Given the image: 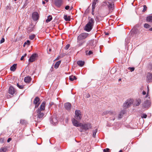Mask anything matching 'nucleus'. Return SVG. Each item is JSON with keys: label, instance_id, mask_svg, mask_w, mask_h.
<instances>
[{"label": "nucleus", "instance_id": "5701e85b", "mask_svg": "<svg viewBox=\"0 0 152 152\" xmlns=\"http://www.w3.org/2000/svg\"><path fill=\"white\" fill-rule=\"evenodd\" d=\"M141 100L140 99H138L136 100L134 102V105L135 106H139L141 103Z\"/></svg>", "mask_w": 152, "mask_h": 152}, {"label": "nucleus", "instance_id": "f03ea898", "mask_svg": "<svg viewBox=\"0 0 152 152\" xmlns=\"http://www.w3.org/2000/svg\"><path fill=\"white\" fill-rule=\"evenodd\" d=\"M79 131L80 132H85L88 130L91 129L92 126L91 124L87 123L86 124H82L80 126Z\"/></svg>", "mask_w": 152, "mask_h": 152}, {"label": "nucleus", "instance_id": "7ed1b4c3", "mask_svg": "<svg viewBox=\"0 0 152 152\" xmlns=\"http://www.w3.org/2000/svg\"><path fill=\"white\" fill-rule=\"evenodd\" d=\"M36 111L37 112V121L38 122H40L44 118L45 114L44 113V111H41V110H37Z\"/></svg>", "mask_w": 152, "mask_h": 152}, {"label": "nucleus", "instance_id": "2eb2a0df", "mask_svg": "<svg viewBox=\"0 0 152 152\" xmlns=\"http://www.w3.org/2000/svg\"><path fill=\"white\" fill-rule=\"evenodd\" d=\"M64 107L65 109L68 111H69L71 108V105L70 103L67 102L64 104Z\"/></svg>", "mask_w": 152, "mask_h": 152}, {"label": "nucleus", "instance_id": "393cba45", "mask_svg": "<svg viewBox=\"0 0 152 152\" xmlns=\"http://www.w3.org/2000/svg\"><path fill=\"white\" fill-rule=\"evenodd\" d=\"M86 51H85V53L86 55L90 56L93 53V52L92 51L90 50L89 51H88V48H86Z\"/></svg>", "mask_w": 152, "mask_h": 152}, {"label": "nucleus", "instance_id": "79ce46f5", "mask_svg": "<svg viewBox=\"0 0 152 152\" xmlns=\"http://www.w3.org/2000/svg\"><path fill=\"white\" fill-rule=\"evenodd\" d=\"M147 9V7L146 5H144L143 6V9L142 10V12H145L146 10Z\"/></svg>", "mask_w": 152, "mask_h": 152}, {"label": "nucleus", "instance_id": "4be33fe9", "mask_svg": "<svg viewBox=\"0 0 152 152\" xmlns=\"http://www.w3.org/2000/svg\"><path fill=\"white\" fill-rule=\"evenodd\" d=\"M125 113V110H122L121 111V112L119 114L118 118L119 119L121 118L123 116L124 114Z\"/></svg>", "mask_w": 152, "mask_h": 152}, {"label": "nucleus", "instance_id": "bb28decb", "mask_svg": "<svg viewBox=\"0 0 152 152\" xmlns=\"http://www.w3.org/2000/svg\"><path fill=\"white\" fill-rule=\"evenodd\" d=\"M7 146H4L1 148L0 149V152H6L7 150Z\"/></svg>", "mask_w": 152, "mask_h": 152}, {"label": "nucleus", "instance_id": "4d7b16f0", "mask_svg": "<svg viewBox=\"0 0 152 152\" xmlns=\"http://www.w3.org/2000/svg\"><path fill=\"white\" fill-rule=\"evenodd\" d=\"M146 93L145 91H143L142 92V94L144 95L146 94Z\"/></svg>", "mask_w": 152, "mask_h": 152}, {"label": "nucleus", "instance_id": "20e7f679", "mask_svg": "<svg viewBox=\"0 0 152 152\" xmlns=\"http://www.w3.org/2000/svg\"><path fill=\"white\" fill-rule=\"evenodd\" d=\"M104 115H108V116H112L110 117L111 120H114L116 116V113L115 112L113 111H106L103 112Z\"/></svg>", "mask_w": 152, "mask_h": 152}, {"label": "nucleus", "instance_id": "603ef678", "mask_svg": "<svg viewBox=\"0 0 152 152\" xmlns=\"http://www.w3.org/2000/svg\"><path fill=\"white\" fill-rule=\"evenodd\" d=\"M11 140H12V139L11 138H9L7 140V142H9Z\"/></svg>", "mask_w": 152, "mask_h": 152}, {"label": "nucleus", "instance_id": "f3484780", "mask_svg": "<svg viewBox=\"0 0 152 152\" xmlns=\"http://www.w3.org/2000/svg\"><path fill=\"white\" fill-rule=\"evenodd\" d=\"M151 102L149 100L145 101L142 104V106L145 108L148 107L150 106Z\"/></svg>", "mask_w": 152, "mask_h": 152}, {"label": "nucleus", "instance_id": "0eeeda50", "mask_svg": "<svg viewBox=\"0 0 152 152\" xmlns=\"http://www.w3.org/2000/svg\"><path fill=\"white\" fill-rule=\"evenodd\" d=\"M82 118L81 112L80 110H76L75 111V118L78 121H80Z\"/></svg>", "mask_w": 152, "mask_h": 152}, {"label": "nucleus", "instance_id": "2f4dec72", "mask_svg": "<svg viewBox=\"0 0 152 152\" xmlns=\"http://www.w3.org/2000/svg\"><path fill=\"white\" fill-rule=\"evenodd\" d=\"M146 20L148 22H152V15L148 16L146 18Z\"/></svg>", "mask_w": 152, "mask_h": 152}, {"label": "nucleus", "instance_id": "e2e57ef3", "mask_svg": "<svg viewBox=\"0 0 152 152\" xmlns=\"http://www.w3.org/2000/svg\"><path fill=\"white\" fill-rule=\"evenodd\" d=\"M149 30L150 31H152V28H150L149 29Z\"/></svg>", "mask_w": 152, "mask_h": 152}, {"label": "nucleus", "instance_id": "4c0bfd02", "mask_svg": "<svg viewBox=\"0 0 152 152\" xmlns=\"http://www.w3.org/2000/svg\"><path fill=\"white\" fill-rule=\"evenodd\" d=\"M17 86L20 88V89H22L24 88V86L23 85H20L18 83L17 84Z\"/></svg>", "mask_w": 152, "mask_h": 152}, {"label": "nucleus", "instance_id": "72a5a7b5", "mask_svg": "<svg viewBox=\"0 0 152 152\" xmlns=\"http://www.w3.org/2000/svg\"><path fill=\"white\" fill-rule=\"evenodd\" d=\"M20 124H22L26 125V122L24 120H21L20 121Z\"/></svg>", "mask_w": 152, "mask_h": 152}, {"label": "nucleus", "instance_id": "dca6fc26", "mask_svg": "<svg viewBox=\"0 0 152 152\" xmlns=\"http://www.w3.org/2000/svg\"><path fill=\"white\" fill-rule=\"evenodd\" d=\"M146 80L148 83L152 82V74L149 73H148Z\"/></svg>", "mask_w": 152, "mask_h": 152}, {"label": "nucleus", "instance_id": "5fc2aeb1", "mask_svg": "<svg viewBox=\"0 0 152 152\" xmlns=\"http://www.w3.org/2000/svg\"><path fill=\"white\" fill-rule=\"evenodd\" d=\"M24 57V56H22L20 58L21 60H23Z\"/></svg>", "mask_w": 152, "mask_h": 152}, {"label": "nucleus", "instance_id": "69168bd1", "mask_svg": "<svg viewBox=\"0 0 152 152\" xmlns=\"http://www.w3.org/2000/svg\"><path fill=\"white\" fill-rule=\"evenodd\" d=\"M96 19L97 20H99V19H98V17L97 16H96Z\"/></svg>", "mask_w": 152, "mask_h": 152}, {"label": "nucleus", "instance_id": "6e6d98bb", "mask_svg": "<svg viewBox=\"0 0 152 152\" xmlns=\"http://www.w3.org/2000/svg\"><path fill=\"white\" fill-rule=\"evenodd\" d=\"M7 10H9L10 9V7L7 6Z\"/></svg>", "mask_w": 152, "mask_h": 152}, {"label": "nucleus", "instance_id": "a211bd4d", "mask_svg": "<svg viewBox=\"0 0 152 152\" xmlns=\"http://www.w3.org/2000/svg\"><path fill=\"white\" fill-rule=\"evenodd\" d=\"M96 43V42H94V39H91L88 41V45L91 47V48H93L95 47Z\"/></svg>", "mask_w": 152, "mask_h": 152}, {"label": "nucleus", "instance_id": "f704fd0d", "mask_svg": "<svg viewBox=\"0 0 152 152\" xmlns=\"http://www.w3.org/2000/svg\"><path fill=\"white\" fill-rule=\"evenodd\" d=\"M97 131V129H95V130H94L93 131V136L94 137H96V133Z\"/></svg>", "mask_w": 152, "mask_h": 152}, {"label": "nucleus", "instance_id": "c756f323", "mask_svg": "<svg viewBox=\"0 0 152 152\" xmlns=\"http://www.w3.org/2000/svg\"><path fill=\"white\" fill-rule=\"evenodd\" d=\"M61 61H59L56 62L55 65V68L56 69H57L59 65L61 63Z\"/></svg>", "mask_w": 152, "mask_h": 152}, {"label": "nucleus", "instance_id": "58836bf2", "mask_svg": "<svg viewBox=\"0 0 152 152\" xmlns=\"http://www.w3.org/2000/svg\"><path fill=\"white\" fill-rule=\"evenodd\" d=\"M30 44V42L29 40H27V41L26 42L23 44V46L25 47L26 45H29Z\"/></svg>", "mask_w": 152, "mask_h": 152}, {"label": "nucleus", "instance_id": "a19ab883", "mask_svg": "<svg viewBox=\"0 0 152 152\" xmlns=\"http://www.w3.org/2000/svg\"><path fill=\"white\" fill-rule=\"evenodd\" d=\"M151 26H150L147 23H145L144 24V27L146 28H149Z\"/></svg>", "mask_w": 152, "mask_h": 152}, {"label": "nucleus", "instance_id": "aec40b11", "mask_svg": "<svg viewBox=\"0 0 152 152\" xmlns=\"http://www.w3.org/2000/svg\"><path fill=\"white\" fill-rule=\"evenodd\" d=\"M46 102L44 101L41 104L40 108H39L38 110H41V111H43L45 109Z\"/></svg>", "mask_w": 152, "mask_h": 152}, {"label": "nucleus", "instance_id": "412c9836", "mask_svg": "<svg viewBox=\"0 0 152 152\" xmlns=\"http://www.w3.org/2000/svg\"><path fill=\"white\" fill-rule=\"evenodd\" d=\"M31 80V77L29 76H27L25 77L24 80L25 83H29Z\"/></svg>", "mask_w": 152, "mask_h": 152}, {"label": "nucleus", "instance_id": "9b49d317", "mask_svg": "<svg viewBox=\"0 0 152 152\" xmlns=\"http://www.w3.org/2000/svg\"><path fill=\"white\" fill-rule=\"evenodd\" d=\"M37 56L38 55L36 53H34L32 54L29 59V61L30 62H34Z\"/></svg>", "mask_w": 152, "mask_h": 152}, {"label": "nucleus", "instance_id": "423d86ee", "mask_svg": "<svg viewBox=\"0 0 152 152\" xmlns=\"http://www.w3.org/2000/svg\"><path fill=\"white\" fill-rule=\"evenodd\" d=\"M133 103L132 100L131 99H128L124 103L123 106L124 108H127L130 106Z\"/></svg>", "mask_w": 152, "mask_h": 152}, {"label": "nucleus", "instance_id": "c85d7f7f", "mask_svg": "<svg viewBox=\"0 0 152 152\" xmlns=\"http://www.w3.org/2000/svg\"><path fill=\"white\" fill-rule=\"evenodd\" d=\"M98 0H94L92 4V10H93V9L94 10L95 7V5L97 3V1H98Z\"/></svg>", "mask_w": 152, "mask_h": 152}, {"label": "nucleus", "instance_id": "a878e982", "mask_svg": "<svg viewBox=\"0 0 152 152\" xmlns=\"http://www.w3.org/2000/svg\"><path fill=\"white\" fill-rule=\"evenodd\" d=\"M64 18L66 21H70V20L71 17L70 16H68L66 15H64Z\"/></svg>", "mask_w": 152, "mask_h": 152}, {"label": "nucleus", "instance_id": "680f3d73", "mask_svg": "<svg viewBox=\"0 0 152 152\" xmlns=\"http://www.w3.org/2000/svg\"><path fill=\"white\" fill-rule=\"evenodd\" d=\"M73 7H71L70 8V10H72V9H73Z\"/></svg>", "mask_w": 152, "mask_h": 152}, {"label": "nucleus", "instance_id": "9d476101", "mask_svg": "<svg viewBox=\"0 0 152 152\" xmlns=\"http://www.w3.org/2000/svg\"><path fill=\"white\" fill-rule=\"evenodd\" d=\"M115 1L113 0H109L108 2V7L110 10H113L114 8V4L113 3Z\"/></svg>", "mask_w": 152, "mask_h": 152}, {"label": "nucleus", "instance_id": "7c9ffc66", "mask_svg": "<svg viewBox=\"0 0 152 152\" xmlns=\"http://www.w3.org/2000/svg\"><path fill=\"white\" fill-rule=\"evenodd\" d=\"M76 77L74 76L71 75L69 77V79L71 81H73L74 80H76Z\"/></svg>", "mask_w": 152, "mask_h": 152}, {"label": "nucleus", "instance_id": "3c124183", "mask_svg": "<svg viewBox=\"0 0 152 152\" xmlns=\"http://www.w3.org/2000/svg\"><path fill=\"white\" fill-rule=\"evenodd\" d=\"M80 41H79V42H78L79 44V46H80L83 44L84 43V42L80 43Z\"/></svg>", "mask_w": 152, "mask_h": 152}, {"label": "nucleus", "instance_id": "a18cd8bd", "mask_svg": "<svg viewBox=\"0 0 152 152\" xmlns=\"http://www.w3.org/2000/svg\"><path fill=\"white\" fill-rule=\"evenodd\" d=\"M69 47H70V45L69 44H67L66 45V47H65V49L66 50H68L69 48Z\"/></svg>", "mask_w": 152, "mask_h": 152}, {"label": "nucleus", "instance_id": "de8ad7c7", "mask_svg": "<svg viewBox=\"0 0 152 152\" xmlns=\"http://www.w3.org/2000/svg\"><path fill=\"white\" fill-rule=\"evenodd\" d=\"M4 38H2L0 41V43H3L4 42Z\"/></svg>", "mask_w": 152, "mask_h": 152}, {"label": "nucleus", "instance_id": "e433bc0d", "mask_svg": "<svg viewBox=\"0 0 152 152\" xmlns=\"http://www.w3.org/2000/svg\"><path fill=\"white\" fill-rule=\"evenodd\" d=\"M35 36L34 34H33L29 36V38L30 39L33 40L34 39Z\"/></svg>", "mask_w": 152, "mask_h": 152}, {"label": "nucleus", "instance_id": "ea45409f", "mask_svg": "<svg viewBox=\"0 0 152 152\" xmlns=\"http://www.w3.org/2000/svg\"><path fill=\"white\" fill-rule=\"evenodd\" d=\"M141 117L142 118H145L147 117V115L146 114H142L141 115Z\"/></svg>", "mask_w": 152, "mask_h": 152}, {"label": "nucleus", "instance_id": "b1692460", "mask_svg": "<svg viewBox=\"0 0 152 152\" xmlns=\"http://www.w3.org/2000/svg\"><path fill=\"white\" fill-rule=\"evenodd\" d=\"M17 64H14L10 68V70L12 71H14L15 70L17 67Z\"/></svg>", "mask_w": 152, "mask_h": 152}, {"label": "nucleus", "instance_id": "c9c22d12", "mask_svg": "<svg viewBox=\"0 0 152 152\" xmlns=\"http://www.w3.org/2000/svg\"><path fill=\"white\" fill-rule=\"evenodd\" d=\"M148 67L149 70H152V63H150L148 65Z\"/></svg>", "mask_w": 152, "mask_h": 152}, {"label": "nucleus", "instance_id": "052dcab7", "mask_svg": "<svg viewBox=\"0 0 152 152\" xmlns=\"http://www.w3.org/2000/svg\"><path fill=\"white\" fill-rule=\"evenodd\" d=\"M105 34L106 35H109V33H108L105 32Z\"/></svg>", "mask_w": 152, "mask_h": 152}, {"label": "nucleus", "instance_id": "8fccbe9b", "mask_svg": "<svg viewBox=\"0 0 152 152\" xmlns=\"http://www.w3.org/2000/svg\"><path fill=\"white\" fill-rule=\"evenodd\" d=\"M69 8L70 7L69 6L67 5L65 7V8L66 10H68L69 9Z\"/></svg>", "mask_w": 152, "mask_h": 152}, {"label": "nucleus", "instance_id": "c03bdc74", "mask_svg": "<svg viewBox=\"0 0 152 152\" xmlns=\"http://www.w3.org/2000/svg\"><path fill=\"white\" fill-rule=\"evenodd\" d=\"M109 150H110V149L108 148L105 149L103 150V152H110Z\"/></svg>", "mask_w": 152, "mask_h": 152}, {"label": "nucleus", "instance_id": "338daca9", "mask_svg": "<svg viewBox=\"0 0 152 152\" xmlns=\"http://www.w3.org/2000/svg\"><path fill=\"white\" fill-rule=\"evenodd\" d=\"M44 1H46V2H48V0H44Z\"/></svg>", "mask_w": 152, "mask_h": 152}, {"label": "nucleus", "instance_id": "f8f14e48", "mask_svg": "<svg viewBox=\"0 0 152 152\" xmlns=\"http://www.w3.org/2000/svg\"><path fill=\"white\" fill-rule=\"evenodd\" d=\"M40 99L38 97H36L34 101V103L35 104V107L37 108L40 104Z\"/></svg>", "mask_w": 152, "mask_h": 152}, {"label": "nucleus", "instance_id": "39448f33", "mask_svg": "<svg viewBox=\"0 0 152 152\" xmlns=\"http://www.w3.org/2000/svg\"><path fill=\"white\" fill-rule=\"evenodd\" d=\"M89 34L86 33H83L81 34L77 37V42L85 39L88 37Z\"/></svg>", "mask_w": 152, "mask_h": 152}, {"label": "nucleus", "instance_id": "13d9d810", "mask_svg": "<svg viewBox=\"0 0 152 152\" xmlns=\"http://www.w3.org/2000/svg\"><path fill=\"white\" fill-rule=\"evenodd\" d=\"M42 3L43 4H45V1H42Z\"/></svg>", "mask_w": 152, "mask_h": 152}, {"label": "nucleus", "instance_id": "1a4fd4ad", "mask_svg": "<svg viewBox=\"0 0 152 152\" xmlns=\"http://www.w3.org/2000/svg\"><path fill=\"white\" fill-rule=\"evenodd\" d=\"M72 121L73 125L76 127L80 126L82 124L81 123H79V121H77L75 118H73L72 119Z\"/></svg>", "mask_w": 152, "mask_h": 152}, {"label": "nucleus", "instance_id": "bf43d9fd", "mask_svg": "<svg viewBox=\"0 0 152 152\" xmlns=\"http://www.w3.org/2000/svg\"><path fill=\"white\" fill-rule=\"evenodd\" d=\"M53 69V68L52 67H51V69H50V71H51V72L52 71Z\"/></svg>", "mask_w": 152, "mask_h": 152}, {"label": "nucleus", "instance_id": "49530a36", "mask_svg": "<svg viewBox=\"0 0 152 152\" xmlns=\"http://www.w3.org/2000/svg\"><path fill=\"white\" fill-rule=\"evenodd\" d=\"M28 1H27L26 0V2H25V3L24 4V5H23V7H25L26 6V5H27V4H28Z\"/></svg>", "mask_w": 152, "mask_h": 152}, {"label": "nucleus", "instance_id": "ddd939ff", "mask_svg": "<svg viewBox=\"0 0 152 152\" xmlns=\"http://www.w3.org/2000/svg\"><path fill=\"white\" fill-rule=\"evenodd\" d=\"M50 122L53 125H56L58 123V120L55 117H53L50 118Z\"/></svg>", "mask_w": 152, "mask_h": 152}, {"label": "nucleus", "instance_id": "6e6552de", "mask_svg": "<svg viewBox=\"0 0 152 152\" xmlns=\"http://www.w3.org/2000/svg\"><path fill=\"white\" fill-rule=\"evenodd\" d=\"M32 18L34 21H37L39 19V14L38 12H35L32 14Z\"/></svg>", "mask_w": 152, "mask_h": 152}, {"label": "nucleus", "instance_id": "0e129e2a", "mask_svg": "<svg viewBox=\"0 0 152 152\" xmlns=\"http://www.w3.org/2000/svg\"><path fill=\"white\" fill-rule=\"evenodd\" d=\"M26 55H27V54L25 53V54H24V56H24V57H25V56H26Z\"/></svg>", "mask_w": 152, "mask_h": 152}, {"label": "nucleus", "instance_id": "774afa93", "mask_svg": "<svg viewBox=\"0 0 152 152\" xmlns=\"http://www.w3.org/2000/svg\"><path fill=\"white\" fill-rule=\"evenodd\" d=\"M122 152V151L121 150H120L119 151V152Z\"/></svg>", "mask_w": 152, "mask_h": 152}, {"label": "nucleus", "instance_id": "37998d69", "mask_svg": "<svg viewBox=\"0 0 152 152\" xmlns=\"http://www.w3.org/2000/svg\"><path fill=\"white\" fill-rule=\"evenodd\" d=\"M128 69L131 72H133L134 70V67H129Z\"/></svg>", "mask_w": 152, "mask_h": 152}, {"label": "nucleus", "instance_id": "cd10ccee", "mask_svg": "<svg viewBox=\"0 0 152 152\" xmlns=\"http://www.w3.org/2000/svg\"><path fill=\"white\" fill-rule=\"evenodd\" d=\"M77 64L80 66H82L84 64L85 62L82 61H79L77 62Z\"/></svg>", "mask_w": 152, "mask_h": 152}, {"label": "nucleus", "instance_id": "6ab92c4d", "mask_svg": "<svg viewBox=\"0 0 152 152\" xmlns=\"http://www.w3.org/2000/svg\"><path fill=\"white\" fill-rule=\"evenodd\" d=\"M55 4L56 6L59 7L62 4V0H55Z\"/></svg>", "mask_w": 152, "mask_h": 152}, {"label": "nucleus", "instance_id": "473e14b6", "mask_svg": "<svg viewBox=\"0 0 152 152\" xmlns=\"http://www.w3.org/2000/svg\"><path fill=\"white\" fill-rule=\"evenodd\" d=\"M52 19V17L51 16L49 15L48 16V18L46 20V23H48Z\"/></svg>", "mask_w": 152, "mask_h": 152}, {"label": "nucleus", "instance_id": "864d4df0", "mask_svg": "<svg viewBox=\"0 0 152 152\" xmlns=\"http://www.w3.org/2000/svg\"><path fill=\"white\" fill-rule=\"evenodd\" d=\"M90 97V95L89 94H87V95H86V97L87 98H88L89 97Z\"/></svg>", "mask_w": 152, "mask_h": 152}, {"label": "nucleus", "instance_id": "4468645a", "mask_svg": "<svg viewBox=\"0 0 152 152\" xmlns=\"http://www.w3.org/2000/svg\"><path fill=\"white\" fill-rule=\"evenodd\" d=\"M15 89L12 86L10 87L9 90V94L13 95L15 94Z\"/></svg>", "mask_w": 152, "mask_h": 152}, {"label": "nucleus", "instance_id": "09e8293b", "mask_svg": "<svg viewBox=\"0 0 152 152\" xmlns=\"http://www.w3.org/2000/svg\"><path fill=\"white\" fill-rule=\"evenodd\" d=\"M0 142L3 143L4 142V140L3 138H1L0 139Z\"/></svg>", "mask_w": 152, "mask_h": 152}, {"label": "nucleus", "instance_id": "f257e3e1", "mask_svg": "<svg viewBox=\"0 0 152 152\" xmlns=\"http://www.w3.org/2000/svg\"><path fill=\"white\" fill-rule=\"evenodd\" d=\"M94 21V20L92 18H90L87 23L84 27V30L88 32L90 31L93 28Z\"/></svg>", "mask_w": 152, "mask_h": 152}]
</instances>
